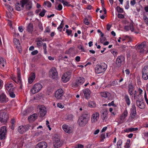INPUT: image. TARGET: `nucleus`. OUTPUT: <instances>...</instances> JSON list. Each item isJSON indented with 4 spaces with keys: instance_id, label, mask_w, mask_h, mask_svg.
Here are the masks:
<instances>
[{
    "instance_id": "31",
    "label": "nucleus",
    "mask_w": 148,
    "mask_h": 148,
    "mask_svg": "<svg viewBox=\"0 0 148 148\" xmlns=\"http://www.w3.org/2000/svg\"><path fill=\"white\" fill-rule=\"evenodd\" d=\"M27 30L29 32H32L33 30V26L32 24L29 23L27 27Z\"/></svg>"
},
{
    "instance_id": "10",
    "label": "nucleus",
    "mask_w": 148,
    "mask_h": 148,
    "mask_svg": "<svg viewBox=\"0 0 148 148\" xmlns=\"http://www.w3.org/2000/svg\"><path fill=\"white\" fill-rule=\"evenodd\" d=\"M62 128L64 132L68 134H70L73 132V128L70 125L64 124L62 126Z\"/></svg>"
},
{
    "instance_id": "42",
    "label": "nucleus",
    "mask_w": 148,
    "mask_h": 148,
    "mask_svg": "<svg viewBox=\"0 0 148 148\" xmlns=\"http://www.w3.org/2000/svg\"><path fill=\"white\" fill-rule=\"evenodd\" d=\"M137 92L136 90H135L134 91V99H138L139 98H140V95H137Z\"/></svg>"
},
{
    "instance_id": "52",
    "label": "nucleus",
    "mask_w": 148,
    "mask_h": 148,
    "mask_svg": "<svg viewBox=\"0 0 148 148\" xmlns=\"http://www.w3.org/2000/svg\"><path fill=\"white\" fill-rule=\"evenodd\" d=\"M84 23L86 25H88L89 24V22L88 21V20L86 18H85L84 19Z\"/></svg>"
},
{
    "instance_id": "46",
    "label": "nucleus",
    "mask_w": 148,
    "mask_h": 148,
    "mask_svg": "<svg viewBox=\"0 0 148 148\" xmlns=\"http://www.w3.org/2000/svg\"><path fill=\"white\" fill-rule=\"evenodd\" d=\"M144 21L148 25V18L145 16H144L143 17Z\"/></svg>"
},
{
    "instance_id": "60",
    "label": "nucleus",
    "mask_w": 148,
    "mask_h": 148,
    "mask_svg": "<svg viewBox=\"0 0 148 148\" xmlns=\"http://www.w3.org/2000/svg\"><path fill=\"white\" fill-rule=\"evenodd\" d=\"M69 3L68 2L64 1L63 4L64 6H69L70 5H69Z\"/></svg>"
},
{
    "instance_id": "54",
    "label": "nucleus",
    "mask_w": 148,
    "mask_h": 148,
    "mask_svg": "<svg viewBox=\"0 0 148 148\" xmlns=\"http://www.w3.org/2000/svg\"><path fill=\"white\" fill-rule=\"evenodd\" d=\"M111 52L114 57H116L117 56V51L116 50H112Z\"/></svg>"
},
{
    "instance_id": "47",
    "label": "nucleus",
    "mask_w": 148,
    "mask_h": 148,
    "mask_svg": "<svg viewBox=\"0 0 148 148\" xmlns=\"http://www.w3.org/2000/svg\"><path fill=\"white\" fill-rule=\"evenodd\" d=\"M38 26L39 29L41 31H42L43 30V27L42 26V24L41 23H39Z\"/></svg>"
},
{
    "instance_id": "19",
    "label": "nucleus",
    "mask_w": 148,
    "mask_h": 148,
    "mask_svg": "<svg viewBox=\"0 0 148 148\" xmlns=\"http://www.w3.org/2000/svg\"><path fill=\"white\" fill-rule=\"evenodd\" d=\"M62 145V143L58 137H55L53 142V145L55 147L58 148L60 147Z\"/></svg>"
},
{
    "instance_id": "56",
    "label": "nucleus",
    "mask_w": 148,
    "mask_h": 148,
    "mask_svg": "<svg viewBox=\"0 0 148 148\" xmlns=\"http://www.w3.org/2000/svg\"><path fill=\"white\" fill-rule=\"evenodd\" d=\"M78 48L79 49L81 50L82 51L84 52L85 51L83 47L81 45H80L78 46Z\"/></svg>"
},
{
    "instance_id": "53",
    "label": "nucleus",
    "mask_w": 148,
    "mask_h": 148,
    "mask_svg": "<svg viewBox=\"0 0 148 148\" xmlns=\"http://www.w3.org/2000/svg\"><path fill=\"white\" fill-rule=\"evenodd\" d=\"M36 42L37 45L38 47H40L42 44V42L41 41L38 40Z\"/></svg>"
},
{
    "instance_id": "25",
    "label": "nucleus",
    "mask_w": 148,
    "mask_h": 148,
    "mask_svg": "<svg viewBox=\"0 0 148 148\" xmlns=\"http://www.w3.org/2000/svg\"><path fill=\"white\" fill-rule=\"evenodd\" d=\"M36 77V74L35 73H31L28 79V82L29 84H32Z\"/></svg>"
},
{
    "instance_id": "23",
    "label": "nucleus",
    "mask_w": 148,
    "mask_h": 148,
    "mask_svg": "<svg viewBox=\"0 0 148 148\" xmlns=\"http://www.w3.org/2000/svg\"><path fill=\"white\" fill-rule=\"evenodd\" d=\"M47 144L45 142L42 141L36 145V148H47Z\"/></svg>"
},
{
    "instance_id": "14",
    "label": "nucleus",
    "mask_w": 148,
    "mask_h": 148,
    "mask_svg": "<svg viewBox=\"0 0 148 148\" xmlns=\"http://www.w3.org/2000/svg\"><path fill=\"white\" fill-rule=\"evenodd\" d=\"M84 82V80L83 77H77L76 79L75 82L72 84V86L76 87L79 85L82 84Z\"/></svg>"
},
{
    "instance_id": "6",
    "label": "nucleus",
    "mask_w": 148,
    "mask_h": 148,
    "mask_svg": "<svg viewBox=\"0 0 148 148\" xmlns=\"http://www.w3.org/2000/svg\"><path fill=\"white\" fill-rule=\"evenodd\" d=\"M71 73L70 72H67L64 73L62 75L61 78L62 81L64 83H66L68 82L71 77Z\"/></svg>"
},
{
    "instance_id": "50",
    "label": "nucleus",
    "mask_w": 148,
    "mask_h": 148,
    "mask_svg": "<svg viewBox=\"0 0 148 148\" xmlns=\"http://www.w3.org/2000/svg\"><path fill=\"white\" fill-rule=\"evenodd\" d=\"M114 101H112L111 102L108 103V106H112L114 107H116V106L114 103Z\"/></svg>"
},
{
    "instance_id": "27",
    "label": "nucleus",
    "mask_w": 148,
    "mask_h": 148,
    "mask_svg": "<svg viewBox=\"0 0 148 148\" xmlns=\"http://www.w3.org/2000/svg\"><path fill=\"white\" fill-rule=\"evenodd\" d=\"M15 6L16 10L18 11L21 10L24 7L20 1V2H17Z\"/></svg>"
},
{
    "instance_id": "20",
    "label": "nucleus",
    "mask_w": 148,
    "mask_h": 148,
    "mask_svg": "<svg viewBox=\"0 0 148 148\" xmlns=\"http://www.w3.org/2000/svg\"><path fill=\"white\" fill-rule=\"evenodd\" d=\"M8 101V99L3 93L1 92L0 94V102L2 103H5Z\"/></svg>"
},
{
    "instance_id": "26",
    "label": "nucleus",
    "mask_w": 148,
    "mask_h": 148,
    "mask_svg": "<svg viewBox=\"0 0 148 148\" xmlns=\"http://www.w3.org/2000/svg\"><path fill=\"white\" fill-rule=\"evenodd\" d=\"M84 96L86 99H88L90 98V91L89 89L86 88L83 90Z\"/></svg>"
},
{
    "instance_id": "24",
    "label": "nucleus",
    "mask_w": 148,
    "mask_h": 148,
    "mask_svg": "<svg viewBox=\"0 0 148 148\" xmlns=\"http://www.w3.org/2000/svg\"><path fill=\"white\" fill-rule=\"evenodd\" d=\"M13 82H9L5 85L6 89L8 91H12L13 90Z\"/></svg>"
},
{
    "instance_id": "29",
    "label": "nucleus",
    "mask_w": 148,
    "mask_h": 148,
    "mask_svg": "<svg viewBox=\"0 0 148 148\" xmlns=\"http://www.w3.org/2000/svg\"><path fill=\"white\" fill-rule=\"evenodd\" d=\"M108 112L107 110H104L101 114V116L103 121H106L107 118Z\"/></svg>"
},
{
    "instance_id": "40",
    "label": "nucleus",
    "mask_w": 148,
    "mask_h": 148,
    "mask_svg": "<svg viewBox=\"0 0 148 148\" xmlns=\"http://www.w3.org/2000/svg\"><path fill=\"white\" fill-rule=\"evenodd\" d=\"M20 2L24 6L25 5H26L29 2V0H21Z\"/></svg>"
},
{
    "instance_id": "36",
    "label": "nucleus",
    "mask_w": 148,
    "mask_h": 148,
    "mask_svg": "<svg viewBox=\"0 0 148 148\" xmlns=\"http://www.w3.org/2000/svg\"><path fill=\"white\" fill-rule=\"evenodd\" d=\"M77 106H78V109L80 111H82L84 108L85 105L83 103H81L80 104H77Z\"/></svg>"
},
{
    "instance_id": "45",
    "label": "nucleus",
    "mask_w": 148,
    "mask_h": 148,
    "mask_svg": "<svg viewBox=\"0 0 148 148\" xmlns=\"http://www.w3.org/2000/svg\"><path fill=\"white\" fill-rule=\"evenodd\" d=\"M129 28L130 30L132 32H133L134 31V28L133 27V23H131L130 24Z\"/></svg>"
},
{
    "instance_id": "33",
    "label": "nucleus",
    "mask_w": 148,
    "mask_h": 148,
    "mask_svg": "<svg viewBox=\"0 0 148 148\" xmlns=\"http://www.w3.org/2000/svg\"><path fill=\"white\" fill-rule=\"evenodd\" d=\"M110 95V93L106 92H102L100 93L101 96L104 98H106Z\"/></svg>"
},
{
    "instance_id": "3",
    "label": "nucleus",
    "mask_w": 148,
    "mask_h": 148,
    "mask_svg": "<svg viewBox=\"0 0 148 148\" xmlns=\"http://www.w3.org/2000/svg\"><path fill=\"white\" fill-rule=\"evenodd\" d=\"M42 88V85L40 83L35 84L32 87L30 92L32 94H35L39 92Z\"/></svg>"
},
{
    "instance_id": "35",
    "label": "nucleus",
    "mask_w": 148,
    "mask_h": 148,
    "mask_svg": "<svg viewBox=\"0 0 148 148\" xmlns=\"http://www.w3.org/2000/svg\"><path fill=\"white\" fill-rule=\"evenodd\" d=\"M138 128L137 127L136 128H130L128 129L125 130V132H132L138 130Z\"/></svg>"
},
{
    "instance_id": "58",
    "label": "nucleus",
    "mask_w": 148,
    "mask_h": 148,
    "mask_svg": "<svg viewBox=\"0 0 148 148\" xmlns=\"http://www.w3.org/2000/svg\"><path fill=\"white\" fill-rule=\"evenodd\" d=\"M143 135L145 137V138H147V142L148 143V132H145L143 134Z\"/></svg>"
},
{
    "instance_id": "1",
    "label": "nucleus",
    "mask_w": 148,
    "mask_h": 148,
    "mask_svg": "<svg viewBox=\"0 0 148 148\" xmlns=\"http://www.w3.org/2000/svg\"><path fill=\"white\" fill-rule=\"evenodd\" d=\"M107 68V65L105 63L97 64L95 66V72L97 74L104 73Z\"/></svg>"
},
{
    "instance_id": "32",
    "label": "nucleus",
    "mask_w": 148,
    "mask_h": 148,
    "mask_svg": "<svg viewBox=\"0 0 148 148\" xmlns=\"http://www.w3.org/2000/svg\"><path fill=\"white\" fill-rule=\"evenodd\" d=\"M124 99L127 105L129 106L130 104V101L128 95H125L124 96Z\"/></svg>"
},
{
    "instance_id": "51",
    "label": "nucleus",
    "mask_w": 148,
    "mask_h": 148,
    "mask_svg": "<svg viewBox=\"0 0 148 148\" xmlns=\"http://www.w3.org/2000/svg\"><path fill=\"white\" fill-rule=\"evenodd\" d=\"M42 133H43V132L41 131H38V132H36L35 133V135L36 136H38L40 135H42Z\"/></svg>"
},
{
    "instance_id": "48",
    "label": "nucleus",
    "mask_w": 148,
    "mask_h": 148,
    "mask_svg": "<svg viewBox=\"0 0 148 148\" xmlns=\"http://www.w3.org/2000/svg\"><path fill=\"white\" fill-rule=\"evenodd\" d=\"M122 144V141L121 140H119L117 142V147H121Z\"/></svg>"
},
{
    "instance_id": "28",
    "label": "nucleus",
    "mask_w": 148,
    "mask_h": 148,
    "mask_svg": "<svg viewBox=\"0 0 148 148\" xmlns=\"http://www.w3.org/2000/svg\"><path fill=\"white\" fill-rule=\"evenodd\" d=\"M128 112L127 109H125L123 113L120 115V119L121 120L123 121L128 115Z\"/></svg>"
},
{
    "instance_id": "16",
    "label": "nucleus",
    "mask_w": 148,
    "mask_h": 148,
    "mask_svg": "<svg viewBox=\"0 0 148 148\" xmlns=\"http://www.w3.org/2000/svg\"><path fill=\"white\" fill-rule=\"evenodd\" d=\"M64 94L63 90L62 89L57 90L55 92V97L57 99H60Z\"/></svg>"
},
{
    "instance_id": "5",
    "label": "nucleus",
    "mask_w": 148,
    "mask_h": 148,
    "mask_svg": "<svg viewBox=\"0 0 148 148\" xmlns=\"http://www.w3.org/2000/svg\"><path fill=\"white\" fill-rule=\"evenodd\" d=\"M34 127V126H31L29 125L25 126L21 125L19 126L18 128V130L20 133L23 134L28 130L29 129H33Z\"/></svg>"
},
{
    "instance_id": "59",
    "label": "nucleus",
    "mask_w": 148,
    "mask_h": 148,
    "mask_svg": "<svg viewBox=\"0 0 148 148\" xmlns=\"http://www.w3.org/2000/svg\"><path fill=\"white\" fill-rule=\"evenodd\" d=\"M138 93H139V95H140V98H141V97L140 95L142 94V92H143V90H142L141 88H139L138 89Z\"/></svg>"
},
{
    "instance_id": "38",
    "label": "nucleus",
    "mask_w": 148,
    "mask_h": 148,
    "mask_svg": "<svg viewBox=\"0 0 148 148\" xmlns=\"http://www.w3.org/2000/svg\"><path fill=\"white\" fill-rule=\"evenodd\" d=\"M5 64V61L4 59L2 58H0V64L1 66H4V64Z\"/></svg>"
},
{
    "instance_id": "17",
    "label": "nucleus",
    "mask_w": 148,
    "mask_h": 148,
    "mask_svg": "<svg viewBox=\"0 0 148 148\" xmlns=\"http://www.w3.org/2000/svg\"><path fill=\"white\" fill-rule=\"evenodd\" d=\"M99 116V114L98 112L94 113L91 116V122L92 123H95L97 121Z\"/></svg>"
},
{
    "instance_id": "55",
    "label": "nucleus",
    "mask_w": 148,
    "mask_h": 148,
    "mask_svg": "<svg viewBox=\"0 0 148 148\" xmlns=\"http://www.w3.org/2000/svg\"><path fill=\"white\" fill-rule=\"evenodd\" d=\"M84 145L81 144H79L75 146L74 148H83Z\"/></svg>"
},
{
    "instance_id": "41",
    "label": "nucleus",
    "mask_w": 148,
    "mask_h": 148,
    "mask_svg": "<svg viewBox=\"0 0 148 148\" xmlns=\"http://www.w3.org/2000/svg\"><path fill=\"white\" fill-rule=\"evenodd\" d=\"M44 4L45 6L48 8H50L51 6V3L49 1H47L44 3Z\"/></svg>"
},
{
    "instance_id": "15",
    "label": "nucleus",
    "mask_w": 148,
    "mask_h": 148,
    "mask_svg": "<svg viewBox=\"0 0 148 148\" xmlns=\"http://www.w3.org/2000/svg\"><path fill=\"white\" fill-rule=\"evenodd\" d=\"M136 106L140 109H143L145 107V105L141 98H139L135 99Z\"/></svg>"
},
{
    "instance_id": "63",
    "label": "nucleus",
    "mask_w": 148,
    "mask_h": 148,
    "mask_svg": "<svg viewBox=\"0 0 148 148\" xmlns=\"http://www.w3.org/2000/svg\"><path fill=\"white\" fill-rule=\"evenodd\" d=\"M66 32L68 35H69L71 34L72 31L71 30L67 29H66Z\"/></svg>"
},
{
    "instance_id": "7",
    "label": "nucleus",
    "mask_w": 148,
    "mask_h": 148,
    "mask_svg": "<svg viewBox=\"0 0 148 148\" xmlns=\"http://www.w3.org/2000/svg\"><path fill=\"white\" fill-rule=\"evenodd\" d=\"M8 119V115L6 113L0 111V121L3 124H5Z\"/></svg>"
},
{
    "instance_id": "61",
    "label": "nucleus",
    "mask_w": 148,
    "mask_h": 148,
    "mask_svg": "<svg viewBox=\"0 0 148 148\" xmlns=\"http://www.w3.org/2000/svg\"><path fill=\"white\" fill-rule=\"evenodd\" d=\"M63 27V25L61 23L60 25L57 28V29L59 31H61Z\"/></svg>"
},
{
    "instance_id": "9",
    "label": "nucleus",
    "mask_w": 148,
    "mask_h": 148,
    "mask_svg": "<svg viewBox=\"0 0 148 148\" xmlns=\"http://www.w3.org/2000/svg\"><path fill=\"white\" fill-rule=\"evenodd\" d=\"M17 70V76L16 77L15 75H13L11 77L12 80L17 83H20L21 82V78L20 73V70L18 69Z\"/></svg>"
},
{
    "instance_id": "12",
    "label": "nucleus",
    "mask_w": 148,
    "mask_h": 148,
    "mask_svg": "<svg viewBox=\"0 0 148 148\" xmlns=\"http://www.w3.org/2000/svg\"><path fill=\"white\" fill-rule=\"evenodd\" d=\"M38 108L39 110V114L40 116L43 117L45 116L47 112L46 107L44 106L40 105L38 106Z\"/></svg>"
},
{
    "instance_id": "13",
    "label": "nucleus",
    "mask_w": 148,
    "mask_h": 148,
    "mask_svg": "<svg viewBox=\"0 0 148 148\" xmlns=\"http://www.w3.org/2000/svg\"><path fill=\"white\" fill-rule=\"evenodd\" d=\"M143 78L145 80L148 79V66H146L144 67L142 70Z\"/></svg>"
},
{
    "instance_id": "49",
    "label": "nucleus",
    "mask_w": 148,
    "mask_h": 148,
    "mask_svg": "<svg viewBox=\"0 0 148 148\" xmlns=\"http://www.w3.org/2000/svg\"><path fill=\"white\" fill-rule=\"evenodd\" d=\"M62 6L61 4H59L58 6V7L56 8V9L57 10L60 11L62 10Z\"/></svg>"
},
{
    "instance_id": "34",
    "label": "nucleus",
    "mask_w": 148,
    "mask_h": 148,
    "mask_svg": "<svg viewBox=\"0 0 148 148\" xmlns=\"http://www.w3.org/2000/svg\"><path fill=\"white\" fill-rule=\"evenodd\" d=\"M88 105L90 108H94L96 107V104L93 101H89L88 103Z\"/></svg>"
},
{
    "instance_id": "4",
    "label": "nucleus",
    "mask_w": 148,
    "mask_h": 148,
    "mask_svg": "<svg viewBox=\"0 0 148 148\" xmlns=\"http://www.w3.org/2000/svg\"><path fill=\"white\" fill-rule=\"evenodd\" d=\"M137 49L139 50L140 52V53H147L148 52V49L147 47L145 45V43L143 42L137 46Z\"/></svg>"
},
{
    "instance_id": "43",
    "label": "nucleus",
    "mask_w": 148,
    "mask_h": 148,
    "mask_svg": "<svg viewBox=\"0 0 148 148\" xmlns=\"http://www.w3.org/2000/svg\"><path fill=\"white\" fill-rule=\"evenodd\" d=\"M116 10L119 12L122 13L123 12V9L119 6H117L116 8Z\"/></svg>"
},
{
    "instance_id": "64",
    "label": "nucleus",
    "mask_w": 148,
    "mask_h": 148,
    "mask_svg": "<svg viewBox=\"0 0 148 148\" xmlns=\"http://www.w3.org/2000/svg\"><path fill=\"white\" fill-rule=\"evenodd\" d=\"M80 57L79 56H77L75 58V60L77 62L80 61Z\"/></svg>"
},
{
    "instance_id": "18",
    "label": "nucleus",
    "mask_w": 148,
    "mask_h": 148,
    "mask_svg": "<svg viewBox=\"0 0 148 148\" xmlns=\"http://www.w3.org/2000/svg\"><path fill=\"white\" fill-rule=\"evenodd\" d=\"M131 111V112L130 114V116L129 117V119L131 118L132 119H133L135 118L136 114V108L135 105L132 106Z\"/></svg>"
},
{
    "instance_id": "57",
    "label": "nucleus",
    "mask_w": 148,
    "mask_h": 148,
    "mask_svg": "<svg viewBox=\"0 0 148 148\" xmlns=\"http://www.w3.org/2000/svg\"><path fill=\"white\" fill-rule=\"evenodd\" d=\"M57 106L59 108H63L64 107V106L62 103H58L57 104Z\"/></svg>"
},
{
    "instance_id": "37",
    "label": "nucleus",
    "mask_w": 148,
    "mask_h": 148,
    "mask_svg": "<svg viewBox=\"0 0 148 148\" xmlns=\"http://www.w3.org/2000/svg\"><path fill=\"white\" fill-rule=\"evenodd\" d=\"M133 88L132 86H128V92L131 96L133 95Z\"/></svg>"
},
{
    "instance_id": "62",
    "label": "nucleus",
    "mask_w": 148,
    "mask_h": 148,
    "mask_svg": "<svg viewBox=\"0 0 148 148\" xmlns=\"http://www.w3.org/2000/svg\"><path fill=\"white\" fill-rule=\"evenodd\" d=\"M38 51L37 50H35L31 52V54L32 55H35L37 54Z\"/></svg>"
},
{
    "instance_id": "11",
    "label": "nucleus",
    "mask_w": 148,
    "mask_h": 148,
    "mask_svg": "<svg viewBox=\"0 0 148 148\" xmlns=\"http://www.w3.org/2000/svg\"><path fill=\"white\" fill-rule=\"evenodd\" d=\"M7 130L5 126H3L1 127L0 129V139L2 140L5 139L6 137Z\"/></svg>"
},
{
    "instance_id": "39",
    "label": "nucleus",
    "mask_w": 148,
    "mask_h": 148,
    "mask_svg": "<svg viewBox=\"0 0 148 148\" xmlns=\"http://www.w3.org/2000/svg\"><path fill=\"white\" fill-rule=\"evenodd\" d=\"M46 11L45 9L41 10L40 12L39 13V15L41 17H43L44 16Z\"/></svg>"
},
{
    "instance_id": "30",
    "label": "nucleus",
    "mask_w": 148,
    "mask_h": 148,
    "mask_svg": "<svg viewBox=\"0 0 148 148\" xmlns=\"http://www.w3.org/2000/svg\"><path fill=\"white\" fill-rule=\"evenodd\" d=\"M37 115L36 114H34L29 116L28 118V120L29 122L34 121L37 118Z\"/></svg>"
},
{
    "instance_id": "21",
    "label": "nucleus",
    "mask_w": 148,
    "mask_h": 148,
    "mask_svg": "<svg viewBox=\"0 0 148 148\" xmlns=\"http://www.w3.org/2000/svg\"><path fill=\"white\" fill-rule=\"evenodd\" d=\"M124 60V58L122 56H118L116 59V65L117 67H119L121 66V63Z\"/></svg>"
},
{
    "instance_id": "2",
    "label": "nucleus",
    "mask_w": 148,
    "mask_h": 148,
    "mask_svg": "<svg viewBox=\"0 0 148 148\" xmlns=\"http://www.w3.org/2000/svg\"><path fill=\"white\" fill-rule=\"evenodd\" d=\"M89 120L86 114H83L79 117L77 123L80 126L83 127L86 124Z\"/></svg>"
},
{
    "instance_id": "44",
    "label": "nucleus",
    "mask_w": 148,
    "mask_h": 148,
    "mask_svg": "<svg viewBox=\"0 0 148 148\" xmlns=\"http://www.w3.org/2000/svg\"><path fill=\"white\" fill-rule=\"evenodd\" d=\"M9 94L11 98H13L15 97V94L12 91L9 92Z\"/></svg>"
},
{
    "instance_id": "8",
    "label": "nucleus",
    "mask_w": 148,
    "mask_h": 148,
    "mask_svg": "<svg viewBox=\"0 0 148 148\" xmlns=\"http://www.w3.org/2000/svg\"><path fill=\"white\" fill-rule=\"evenodd\" d=\"M49 77L53 79H56L58 78V73L55 68H52L49 72Z\"/></svg>"
},
{
    "instance_id": "22",
    "label": "nucleus",
    "mask_w": 148,
    "mask_h": 148,
    "mask_svg": "<svg viewBox=\"0 0 148 148\" xmlns=\"http://www.w3.org/2000/svg\"><path fill=\"white\" fill-rule=\"evenodd\" d=\"M13 42L18 50L20 52L21 51V47L19 40L16 38H14L13 39Z\"/></svg>"
}]
</instances>
